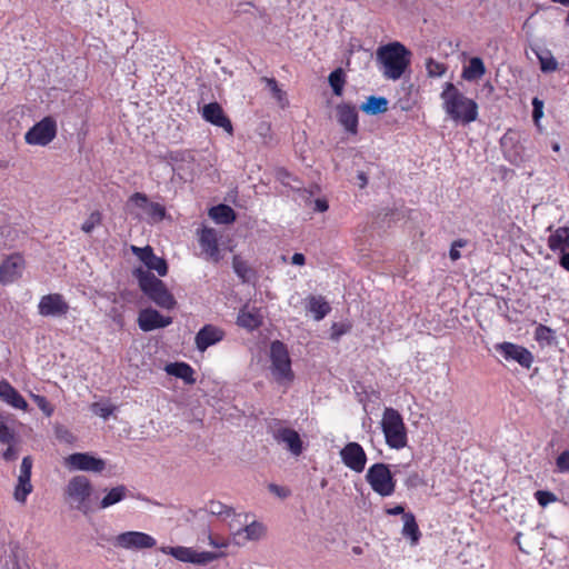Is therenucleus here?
Returning <instances> with one entry per match:
<instances>
[{"instance_id": "a878e982", "label": "nucleus", "mask_w": 569, "mask_h": 569, "mask_svg": "<svg viewBox=\"0 0 569 569\" xmlns=\"http://www.w3.org/2000/svg\"><path fill=\"white\" fill-rule=\"evenodd\" d=\"M337 118L343 128L350 133H357L358 113L355 107L350 104H340L337 107Z\"/></svg>"}, {"instance_id": "3c124183", "label": "nucleus", "mask_w": 569, "mask_h": 569, "mask_svg": "<svg viewBox=\"0 0 569 569\" xmlns=\"http://www.w3.org/2000/svg\"><path fill=\"white\" fill-rule=\"evenodd\" d=\"M557 467L560 471H569V450L563 451L557 458Z\"/></svg>"}, {"instance_id": "7c9ffc66", "label": "nucleus", "mask_w": 569, "mask_h": 569, "mask_svg": "<svg viewBox=\"0 0 569 569\" xmlns=\"http://www.w3.org/2000/svg\"><path fill=\"white\" fill-rule=\"evenodd\" d=\"M261 82L264 83L266 89H268L270 96L277 101V103L284 108L288 106V99L287 93L284 90H282L277 80L274 78H261Z\"/></svg>"}, {"instance_id": "f704fd0d", "label": "nucleus", "mask_w": 569, "mask_h": 569, "mask_svg": "<svg viewBox=\"0 0 569 569\" xmlns=\"http://www.w3.org/2000/svg\"><path fill=\"white\" fill-rule=\"evenodd\" d=\"M209 216L218 223H230L236 219L234 211L226 204L211 208Z\"/></svg>"}, {"instance_id": "39448f33", "label": "nucleus", "mask_w": 569, "mask_h": 569, "mask_svg": "<svg viewBox=\"0 0 569 569\" xmlns=\"http://www.w3.org/2000/svg\"><path fill=\"white\" fill-rule=\"evenodd\" d=\"M91 482L84 476L71 478L66 487V495L70 506L83 513L89 512L88 500L91 496Z\"/></svg>"}, {"instance_id": "393cba45", "label": "nucleus", "mask_w": 569, "mask_h": 569, "mask_svg": "<svg viewBox=\"0 0 569 569\" xmlns=\"http://www.w3.org/2000/svg\"><path fill=\"white\" fill-rule=\"evenodd\" d=\"M263 316L260 310L253 306L246 305L238 315L237 323L248 330L258 328L262 322Z\"/></svg>"}, {"instance_id": "052dcab7", "label": "nucleus", "mask_w": 569, "mask_h": 569, "mask_svg": "<svg viewBox=\"0 0 569 569\" xmlns=\"http://www.w3.org/2000/svg\"><path fill=\"white\" fill-rule=\"evenodd\" d=\"M305 261H306V259L302 253H295L291 258L292 264L302 266V264H305Z\"/></svg>"}, {"instance_id": "e433bc0d", "label": "nucleus", "mask_w": 569, "mask_h": 569, "mask_svg": "<svg viewBox=\"0 0 569 569\" xmlns=\"http://www.w3.org/2000/svg\"><path fill=\"white\" fill-rule=\"evenodd\" d=\"M127 491L128 490L124 486H118L112 488L100 501V507L106 509L120 502L126 497Z\"/></svg>"}, {"instance_id": "4468645a", "label": "nucleus", "mask_w": 569, "mask_h": 569, "mask_svg": "<svg viewBox=\"0 0 569 569\" xmlns=\"http://www.w3.org/2000/svg\"><path fill=\"white\" fill-rule=\"evenodd\" d=\"M272 436L277 443L281 445L293 457H299L303 452V442L295 429L279 427L273 430Z\"/></svg>"}, {"instance_id": "c03bdc74", "label": "nucleus", "mask_w": 569, "mask_h": 569, "mask_svg": "<svg viewBox=\"0 0 569 569\" xmlns=\"http://www.w3.org/2000/svg\"><path fill=\"white\" fill-rule=\"evenodd\" d=\"M13 437V432L7 423V418L0 413V442L10 443Z\"/></svg>"}, {"instance_id": "09e8293b", "label": "nucleus", "mask_w": 569, "mask_h": 569, "mask_svg": "<svg viewBox=\"0 0 569 569\" xmlns=\"http://www.w3.org/2000/svg\"><path fill=\"white\" fill-rule=\"evenodd\" d=\"M350 330V326L346 323H333L331 327V339L338 340L341 336Z\"/></svg>"}, {"instance_id": "5701e85b", "label": "nucleus", "mask_w": 569, "mask_h": 569, "mask_svg": "<svg viewBox=\"0 0 569 569\" xmlns=\"http://www.w3.org/2000/svg\"><path fill=\"white\" fill-rule=\"evenodd\" d=\"M132 251L146 264V267L149 270L157 271L159 276L167 274V271H168L167 262L162 258L157 257L153 253V250L151 247H149V246L144 247V248L132 247Z\"/></svg>"}, {"instance_id": "2eb2a0df", "label": "nucleus", "mask_w": 569, "mask_h": 569, "mask_svg": "<svg viewBox=\"0 0 569 569\" xmlns=\"http://www.w3.org/2000/svg\"><path fill=\"white\" fill-rule=\"evenodd\" d=\"M38 311L43 317H63L69 311V305L62 295L50 293L40 299Z\"/></svg>"}, {"instance_id": "49530a36", "label": "nucleus", "mask_w": 569, "mask_h": 569, "mask_svg": "<svg viewBox=\"0 0 569 569\" xmlns=\"http://www.w3.org/2000/svg\"><path fill=\"white\" fill-rule=\"evenodd\" d=\"M535 496L541 507H546L548 503L557 500L556 496L549 491L538 490Z\"/></svg>"}, {"instance_id": "9d476101", "label": "nucleus", "mask_w": 569, "mask_h": 569, "mask_svg": "<svg viewBox=\"0 0 569 569\" xmlns=\"http://www.w3.org/2000/svg\"><path fill=\"white\" fill-rule=\"evenodd\" d=\"M64 466L73 471L100 473L106 469V461L90 452H76L64 458Z\"/></svg>"}, {"instance_id": "c9c22d12", "label": "nucleus", "mask_w": 569, "mask_h": 569, "mask_svg": "<svg viewBox=\"0 0 569 569\" xmlns=\"http://www.w3.org/2000/svg\"><path fill=\"white\" fill-rule=\"evenodd\" d=\"M539 60L540 69L542 72H553L558 70V62L548 49L535 50Z\"/></svg>"}, {"instance_id": "c85d7f7f", "label": "nucleus", "mask_w": 569, "mask_h": 569, "mask_svg": "<svg viewBox=\"0 0 569 569\" xmlns=\"http://www.w3.org/2000/svg\"><path fill=\"white\" fill-rule=\"evenodd\" d=\"M308 300V309L317 321L323 319L331 310L328 301H326V299L321 296H310Z\"/></svg>"}, {"instance_id": "f03ea898", "label": "nucleus", "mask_w": 569, "mask_h": 569, "mask_svg": "<svg viewBox=\"0 0 569 569\" xmlns=\"http://www.w3.org/2000/svg\"><path fill=\"white\" fill-rule=\"evenodd\" d=\"M442 108L456 122L469 124L478 118V104L460 92L451 82H446L441 92Z\"/></svg>"}, {"instance_id": "774afa93", "label": "nucleus", "mask_w": 569, "mask_h": 569, "mask_svg": "<svg viewBox=\"0 0 569 569\" xmlns=\"http://www.w3.org/2000/svg\"><path fill=\"white\" fill-rule=\"evenodd\" d=\"M353 553L360 555L362 552V549L360 547H353L352 548Z\"/></svg>"}, {"instance_id": "412c9836", "label": "nucleus", "mask_w": 569, "mask_h": 569, "mask_svg": "<svg viewBox=\"0 0 569 569\" xmlns=\"http://www.w3.org/2000/svg\"><path fill=\"white\" fill-rule=\"evenodd\" d=\"M199 244L207 260L218 262L220 260V250L218 244L217 231L212 228H203L199 233Z\"/></svg>"}, {"instance_id": "37998d69", "label": "nucleus", "mask_w": 569, "mask_h": 569, "mask_svg": "<svg viewBox=\"0 0 569 569\" xmlns=\"http://www.w3.org/2000/svg\"><path fill=\"white\" fill-rule=\"evenodd\" d=\"M91 411L94 415L107 419L114 411V407L104 402H94L91 405Z\"/></svg>"}, {"instance_id": "864d4df0", "label": "nucleus", "mask_w": 569, "mask_h": 569, "mask_svg": "<svg viewBox=\"0 0 569 569\" xmlns=\"http://www.w3.org/2000/svg\"><path fill=\"white\" fill-rule=\"evenodd\" d=\"M270 492L277 495L280 498H287L290 495L289 489L284 487H280L278 485L271 483L269 485Z\"/></svg>"}, {"instance_id": "338daca9", "label": "nucleus", "mask_w": 569, "mask_h": 569, "mask_svg": "<svg viewBox=\"0 0 569 569\" xmlns=\"http://www.w3.org/2000/svg\"><path fill=\"white\" fill-rule=\"evenodd\" d=\"M553 2H558L562 6L569 7V0H552Z\"/></svg>"}, {"instance_id": "8fccbe9b", "label": "nucleus", "mask_w": 569, "mask_h": 569, "mask_svg": "<svg viewBox=\"0 0 569 569\" xmlns=\"http://www.w3.org/2000/svg\"><path fill=\"white\" fill-rule=\"evenodd\" d=\"M33 400L36 401L37 406L49 417L53 412V408L51 405L47 401V399L42 396H33Z\"/></svg>"}, {"instance_id": "2f4dec72", "label": "nucleus", "mask_w": 569, "mask_h": 569, "mask_svg": "<svg viewBox=\"0 0 569 569\" xmlns=\"http://www.w3.org/2000/svg\"><path fill=\"white\" fill-rule=\"evenodd\" d=\"M360 108L368 114H378L387 111L388 101L383 97L370 96Z\"/></svg>"}, {"instance_id": "dca6fc26", "label": "nucleus", "mask_w": 569, "mask_h": 569, "mask_svg": "<svg viewBox=\"0 0 569 569\" xmlns=\"http://www.w3.org/2000/svg\"><path fill=\"white\" fill-rule=\"evenodd\" d=\"M342 462L355 472H362L367 463V455L358 442H349L340 450Z\"/></svg>"}, {"instance_id": "423d86ee", "label": "nucleus", "mask_w": 569, "mask_h": 569, "mask_svg": "<svg viewBox=\"0 0 569 569\" xmlns=\"http://www.w3.org/2000/svg\"><path fill=\"white\" fill-rule=\"evenodd\" d=\"M271 371L280 383L291 382L293 372L287 347L281 341H273L270 346Z\"/></svg>"}, {"instance_id": "69168bd1", "label": "nucleus", "mask_w": 569, "mask_h": 569, "mask_svg": "<svg viewBox=\"0 0 569 569\" xmlns=\"http://www.w3.org/2000/svg\"><path fill=\"white\" fill-rule=\"evenodd\" d=\"M67 435H69L67 429H63V428H58L57 429V437L58 438L64 439Z\"/></svg>"}, {"instance_id": "6ab92c4d", "label": "nucleus", "mask_w": 569, "mask_h": 569, "mask_svg": "<svg viewBox=\"0 0 569 569\" xmlns=\"http://www.w3.org/2000/svg\"><path fill=\"white\" fill-rule=\"evenodd\" d=\"M31 469L32 459L29 456L24 457L20 466L18 483L14 489V499L20 503H24L28 495L32 491V485L30 482Z\"/></svg>"}, {"instance_id": "58836bf2", "label": "nucleus", "mask_w": 569, "mask_h": 569, "mask_svg": "<svg viewBox=\"0 0 569 569\" xmlns=\"http://www.w3.org/2000/svg\"><path fill=\"white\" fill-rule=\"evenodd\" d=\"M328 80L332 88L333 93L336 96L340 97L342 94L343 86L346 82V77H345L342 69L339 68V69H336L335 71H332L329 74Z\"/></svg>"}, {"instance_id": "a18cd8bd", "label": "nucleus", "mask_w": 569, "mask_h": 569, "mask_svg": "<svg viewBox=\"0 0 569 569\" xmlns=\"http://www.w3.org/2000/svg\"><path fill=\"white\" fill-rule=\"evenodd\" d=\"M426 69L429 77H441L446 72V66L435 61L433 59L427 60Z\"/></svg>"}, {"instance_id": "c756f323", "label": "nucleus", "mask_w": 569, "mask_h": 569, "mask_svg": "<svg viewBox=\"0 0 569 569\" xmlns=\"http://www.w3.org/2000/svg\"><path fill=\"white\" fill-rule=\"evenodd\" d=\"M486 73L483 61L473 57L469 60V64L462 70V78L467 81H475L480 79Z\"/></svg>"}, {"instance_id": "4d7b16f0", "label": "nucleus", "mask_w": 569, "mask_h": 569, "mask_svg": "<svg viewBox=\"0 0 569 569\" xmlns=\"http://www.w3.org/2000/svg\"><path fill=\"white\" fill-rule=\"evenodd\" d=\"M550 333H551V330L548 327L542 326V325H540L536 329V337L538 340L548 339Z\"/></svg>"}, {"instance_id": "cd10ccee", "label": "nucleus", "mask_w": 569, "mask_h": 569, "mask_svg": "<svg viewBox=\"0 0 569 569\" xmlns=\"http://www.w3.org/2000/svg\"><path fill=\"white\" fill-rule=\"evenodd\" d=\"M548 246L552 251H569V228H558L548 239Z\"/></svg>"}, {"instance_id": "5fc2aeb1", "label": "nucleus", "mask_w": 569, "mask_h": 569, "mask_svg": "<svg viewBox=\"0 0 569 569\" xmlns=\"http://www.w3.org/2000/svg\"><path fill=\"white\" fill-rule=\"evenodd\" d=\"M208 542L213 548H224L228 546L226 540H223L222 538H216L211 533L208 535Z\"/></svg>"}, {"instance_id": "aec40b11", "label": "nucleus", "mask_w": 569, "mask_h": 569, "mask_svg": "<svg viewBox=\"0 0 569 569\" xmlns=\"http://www.w3.org/2000/svg\"><path fill=\"white\" fill-rule=\"evenodd\" d=\"M24 269V260L19 254L8 257L0 264V282L8 284L21 277Z\"/></svg>"}, {"instance_id": "ea45409f", "label": "nucleus", "mask_w": 569, "mask_h": 569, "mask_svg": "<svg viewBox=\"0 0 569 569\" xmlns=\"http://www.w3.org/2000/svg\"><path fill=\"white\" fill-rule=\"evenodd\" d=\"M232 268L237 276L241 278L243 281L249 279V274L251 272L249 266L244 260H242L239 256H234L232 260Z\"/></svg>"}, {"instance_id": "de8ad7c7", "label": "nucleus", "mask_w": 569, "mask_h": 569, "mask_svg": "<svg viewBox=\"0 0 569 569\" xmlns=\"http://www.w3.org/2000/svg\"><path fill=\"white\" fill-rule=\"evenodd\" d=\"M466 244H467V241L462 240V239H458L452 242L450 251H449V256L452 261L460 259L461 254H460L459 249L463 248Z\"/></svg>"}, {"instance_id": "ddd939ff", "label": "nucleus", "mask_w": 569, "mask_h": 569, "mask_svg": "<svg viewBox=\"0 0 569 569\" xmlns=\"http://www.w3.org/2000/svg\"><path fill=\"white\" fill-rule=\"evenodd\" d=\"M129 202L143 211L144 216L137 213L139 219H148L150 222H158L164 218L166 208L157 202H151L144 193L136 192L130 197Z\"/></svg>"}, {"instance_id": "4c0bfd02", "label": "nucleus", "mask_w": 569, "mask_h": 569, "mask_svg": "<svg viewBox=\"0 0 569 569\" xmlns=\"http://www.w3.org/2000/svg\"><path fill=\"white\" fill-rule=\"evenodd\" d=\"M166 371L169 375L181 378L186 381H192L191 376L193 373V370L187 363H170L166 367Z\"/></svg>"}, {"instance_id": "a211bd4d", "label": "nucleus", "mask_w": 569, "mask_h": 569, "mask_svg": "<svg viewBox=\"0 0 569 569\" xmlns=\"http://www.w3.org/2000/svg\"><path fill=\"white\" fill-rule=\"evenodd\" d=\"M201 116L213 126L222 128L229 134H232L233 127L230 119L226 116L222 107L218 102L204 104L201 109Z\"/></svg>"}, {"instance_id": "6e6552de", "label": "nucleus", "mask_w": 569, "mask_h": 569, "mask_svg": "<svg viewBox=\"0 0 569 569\" xmlns=\"http://www.w3.org/2000/svg\"><path fill=\"white\" fill-rule=\"evenodd\" d=\"M160 551L174 557L177 560L182 562H189L193 565H207L217 560L221 553L211 551H197L190 547H161Z\"/></svg>"}, {"instance_id": "72a5a7b5", "label": "nucleus", "mask_w": 569, "mask_h": 569, "mask_svg": "<svg viewBox=\"0 0 569 569\" xmlns=\"http://www.w3.org/2000/svg\"><path fill=\"white\" fill-rule=\"evenodd\" d=\"M206 511L212 516H218L221 519H236L238 513L234 510L220 501L211 500L206 505Z\"/></svg>"}, {"instance_id": "20e7f679", "label": "nucleus", "mask_w": 569, "mask_h": 569, "mask_svg": "<svg viewBox=\"0 0 569 569\" xmlns=\"http://www.w3.org/2000/svg\"><path fill=\"white\" fill-rule=\"evenodd\" d=\"M139 286L141 290L159 307L172 309L176 305L173 296L166 284L150 271L138 270Z\"/></svg>"}, {"instance_id": "680f3d73", "label": "nucleus", "mask_w": 569, "mask_h": 569, "mask_svg": "<svg viewBox=\"0 0 569 569\" xmlns=\"http://www.w3.org/2000/svg\"><path fill=\"white\" fill-rule=\"evenodd\" d=\"M387 513L388 515H391V516H397V515H403L405 513V509L402 506H396L393 508H389L387 509Z\"/></svg>"}, {"instance_id": "0e129e2a", "label": "nucleus", "mask_w": 569, "mask_h": 569, "mask_svg": "<svg viewBox=\"0 0 569 569\" xmlns=\"http://www.w3.org/2000/svg\"><path fill=\"white\" fill-rule=\"evenodd\" d=\"M358 179L360 181V184H359L360 188H365L367 186V183H368V179H367L365 172H359L358 173Z\"/></svg>"}, {"instance_id": "b1692460", "label": "nucleus", "mask_w": 569, "mask_h": 569, "mask_svg": "<svg viewBox=\"0 0 569 569\" xmlns=\"http://www.w3.org/2000/svg\"><path fill=\"white\" fill-rule=\"evenodd\" d=\"M224 337V332L222 329L212 326L206 325L203 328L199 330L196 336V346L199 351L203 352L209 347L220 342Z\"/></svg>"}, {"instance_id": "f257e3e1", "label": "nucleus", "mask_w": 569, "mask_h": 569, "mask_svg": "<svg viewBox=\"0 0 569 569\" xmlns=\"http://www.w3.org/2000/svg\"><path fill=\"white\" fill-rule=\"evenodd\" d=\"M379 70L387 80L397 81L408 70L411 52L400 42H391L377 49Z\"/></svg>"}, {"instance_id": "f8f14e48", "label": "nucleus", "mask_w": 569, "mask_h": 569, "mask_svg": "<svg viewBox=\"0 0 569 569\" xmlns=\"http://www.w3.org/2000/svg\"><path fill=\"white\" fill-rule=\"evenodd\" d=\"M118 548L127 550L151 549L157 545L156 539L141 531H126L118 535L113 541Z\"/></svg>"}, {"instance_id": "7ed1b4c3", "label": "nucleus", "mask_w": 569, "mask_h": 569, "mask_svg": "<svg viewBox=\"0 0 569 569\" xmlns=\"http://www.w3.org/2000/svg\"><path fill=\"white\" fill-rule=\"evenodd\" d=\"M381 428L390 448L399 450L407 446V429L401 415L396 409H385Z\"/></svg>"}, {"instance_id": "f3484780", "label": "nucleus", "mask_w": 569, "mask_h": 569, "mask_svg": "<svg viewBox=\"0 0 569 569\" xmlns=\"http://www.w3.org/2000/svg\"><path fill=\"white\" fill-rule=\"evenodd\" d=\"M495 349L506 359L518 362L523 368H530L533 357L532 353L522 346L511 342L496 345Z\"/></svg>"}, {"instance_id": "0eeeda50", "label": "nucleus", "mask_w": 569, "mask_h": 569, "mask_svg": "<svg viewBox=\"0 0 569 569\" xmlns=\"http://www.w3.org/2000/svg\"><path fill=\"white\" fill-rule=\"evenodd\" d=\"M366 480L371 489L381 497H389L395 492L396 480L385 463L372 465L367 471Z\"/></svg>"}, {"instance_id": "473e14b6", "label": "nucleus", "mask_w": 569, "mask_h": 569, "mask_svg": "<svg viewBox=\"0 0 569 569\" xmlns=\"http://www.w3.org/2000/svg\"><path fill=\"white\" fill-rule=\"evenodd\" d=\"M403 528H402V535L405 537L410 538L411 545H417L420 538V531L418 528V525L416 522V518L412 513H403Z\"/></svg>"}, {"instance_id": "9b49d317", "label": "nucleus", "mask_w": 569, "mask_h": 569, "mask_svg": "<svg viewBox=\"0 0 569 569\" xmlns=\"http://www.w3.org/2000/svg\"><path fill=\"white\" fill-rule=\"evenodd\" d=\"M57 136V122L52 117H46L36 123L24 136L26 142L36 146H47Z\"/></svg>"}, {"instance_id": "bb28decb", "label": "nucleus", "mask_w": 569, "mask_h": 569, "mask_svg": "<svg viewBox=\"0 0 569 569\" xmlns=\"http://www.w3.org/2000/svg\"><path fill=\"white\" fill-rule=\"evenodd\" d=\"M0 398L17 409L26 410L28 407L23 397L6 381H0Z\"/></svg>"}, {"instance_id": "a19ab883", "label": "nucleus", "mask_w": 569, "mask_h": 569, "mask_svg": "<svg viewBox=\"0 0 569 569\" xmlns=\"http://www.w3.org/2000/svg\"><path fill=\"white\" fill-rule=\"evenodd\" d=\"M0 569H22L17 555L12 550L9 552L4 551L0 557Z\"/></svg>"}, {"instance_id": "6e6d98bb", "label": "nucleus", "mask_w": 569, "mask_h": 569, "mask_svg": "<svg viewBox=\"0 0 569 569\" xmlns=\"http://www.w3.org/2000/svg\"><path fill=\"white\" fill-rule=\"evenodd\" d=\"M421 485V478L417 472L410 473L406 479V486L408 487H418Z\"/></svg>"}, {"instance_id": "13d9d810", "label": "nucleus", "mask_w": 569, "mask_h": 569, "mask_svg": "<svg viewBox=\"0 0 569 569\" xmlns=\"http://www.w3.org/2000/svg\"><path fill=\"white\" fill-rule=\"evenodd\" d=\"M6 461H13L18 458V450L11 446L7 448V450L2 455Z\"/></svg>"}, {"instance_id": "1a4fd4ad", "label": "nucleus", "mask_w": 569, "mask_h": 569, "mask_svg": "<svg viewBox=\"0 0 569 569\" xmlns=\"http://www.w3.org/2000/svg\"><path fill=\"white\" fill-rule=\"evenodd\" d=\"M229 529L239 540H259L264 535V526L257 521H248V515L238 513L229 522Z\"/></svg>"}, {"instance_id": "e2e57ef3", "label": "nucleus", "mask_w": 569, "mask_h": 569, "mask_svg": "<svg viewBox=\"0 0 569 569\" xmlns=\"http://www.w3.org/2000/svg\"><path fill=\"white\" fill-rule=\"evenodd\" d=\"M560 264L569 271V251L562 253Z\"/></svg>"}, {"instance_id": "603ef678", "label": "nucleus", "mask_w": 569, "mask_h": 569, "mask_svg": "<svg viewBox=\"0 0 569 569\" xmlns=\"http://www.w3.org/2000/svg\"><path fill=\"white\" fill-rule=\"evenodd\" d=\"M532 107H533V111H532V117H533V120L536 122L539 121V119L542 117L543 114V102L541 100H539L538 98H533L532 100Z\"/></svg>"}, {"instance_id": "bf43d9fd", "label": "nucleus", "mask_w": 569, "mask_h": 569, "mask_svg": "<svg viewBox=\"0 0 569 569\" xmlns=\"http://www.w3.org/2000/svg\"><path fill=\"white\" fill-rule=\"evenodd\" d=\"M315 209L317 211L323 212L328 210V203L326 200L317 199L315 202Z\"/></svg>"}, {"instance_id": "79ce46f5", "label": "nucleus", "mask_w": 569, "mask_h": 569, "mask_svg": "<svg viewBox=\"0 0 569 569\" xmlns=\"http://www.w3.org/2000/svg\"><path fill=\"white\" fill-rule=\"evenodd\" d=\"M102 216L99 211H92L90 216L81 226V230L86 233L92 232V230L101 223Z\"/></svg>"}, {"instance_id": "4be33fe9", "label": "nucleus", "mask_w": 569, "mask_h": 569, "mask_svg": "<svg viewBox=\"0 0 569 569\" xmlns=\"http://www.w3.org/2000/svg\"><path fill=\"white\" fill-rule=\"evenodd\" d=\"M170 317H163L154 309L141 310L138 317V323L141 330L151 331L159 328H164L171 323Z\"/></svg>"}]
</instances>
